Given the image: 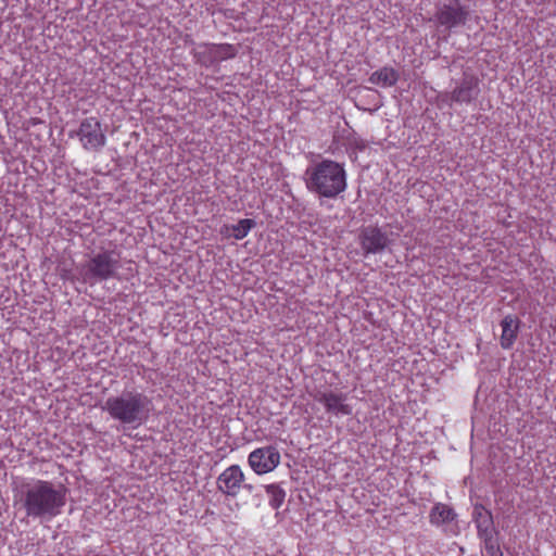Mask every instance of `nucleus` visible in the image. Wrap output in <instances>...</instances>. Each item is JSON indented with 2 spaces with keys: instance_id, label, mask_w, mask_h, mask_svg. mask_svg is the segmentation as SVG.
I'll use <instances>...</instances> for the list:
<instances>
[{
  "instance_id": "f8f14e48",
  "label": "nucleus",
  "mask_w": 556,
  "mask_h": 556,
  "mask_svg": "<svg viewBox=\"0 0 556 556\" xmlns=\"http://www.w3.org/2000/svg\"><path fill=\"white\" fill-rule=\"evenodd\" d=\"M478 78L475 76L465 77L459 86L451 93V99L457 103H470L477 96Z\"/></svg>"
},
{
  "instance_id": "f257e3e1",
  "label": "nucleus",
  "mask_w": 556,
  "mask_h": 556,
  "mask_svg": "<svg viewBox=\"0 0 556 556\" xmlns=\"http://www.w3.org/2000/svg\"><path fill=\"white\" fill-rule=\"evenodd\" d=\"M67 488L62 483L36 480L25 483L21 490V502L26 516L51 520L61 514L66 504Z\"/></svg>"
},
{
  "instance_id": "6e6552de",
  "label": "nucleus",
  "mask_w": 556,
  "mask_h": 556,
  "mask_svg": "<svg viewBox=\"0 0 556 556\" xmlns=\"http://www.w3.org/2000/svg\"><path fill=\"white\" fill-rule=\"evenodd\" d=\"M76 136L86 150L92 151L100 150L105 144L106 140L101 124L96 117L85 118L80 123Z\"/></svg>"
},
{
  "instance_id": "7ed1b4c3",
  "label": "nucleus",
  "mask_w": 556,
  "mask_h": 556,
  "mask_svg": "<svg viewBox=\"0 0 556 556\" xmlns=\"http://www.w3.org/2000/svg\"><path fill=\"white\" fill-rule=\"evenodd\" d=\"M117 265L118 258L113 251L100 252L86 263L85 280L90 282L106 280L114 276Z\"/></svg>"
},
{
  "instance_id": "423d86ee",
  "label": "nucleus",
  "mask_w": 556,
  "mask_h": 556,
  "mask_svg": "<svg viewBox=\"0 0 556 556\" xmlns=\"http://www.w3.org/2000/svg\"><path fill=\"white\" fill-rule=\"evenodd\" d=\"M280 453L276 446L268 445L253 450L248 456V464L258 476L274 471L280 464Z\"/></svg>"
},
{
  "instance_id": "9d476101",
  "label": "nucleus",
  "mask_w": 556,
  "mask_h": 556,
  "mask_svg": "<svg viewBox=\"0 0 556 556\" xmlns=\"http://www.w3.org/2000/svg\"><path fill=\"white\" fill-rule=\"evenodd\" d=\"M358 242L364 254L368 255L381 253L389 247L391 241L388 233L382 231L381 228L370 225L361 229Z\"/></svg>"
},
{
  "instance_id": "0eeeda50",
  "label": "nucleus",
  "mask_w": 556,
  "mask_h": 556,
  "mask_svg": "<svg viewBox=\"0 0 556 556\" xmlns=\"http://www.w3.org/2000/svg\"><path fill=\"white\" fill-rule=\"evenodd\" d=\"M469 11L459 3V0H453L448 3L438 5L435 20L439 25L448 29L465 25L468 21Z\"/></svg>"
},
{
  "instance_id": "f03ea898",
  "label": "nucleus",
  "mask_w": 556,
  "mask_h": 556,
  "mask_svg": "<svg viewBox=\"0 0 556 556\" xmlns=\"http://www.w3.org/2000/svg\"><path fill=\"white\" fill-rule=\"evenodd\" d=\"M306 188L320 198L336 199L348 187L343 164L323 160L305 172Z\"/></svg>"
},
{
  "instance_id": "4468645a",
  "label": "nucleus",
  "mask_w": 556,
  "mask_h": 556,
  "mask_svg": "<svg viewBox=\"0 0 556 556\" xmlns=\"http://www.w3.org/2000/svg\"><path fill=\"white\" fill-rule=\"evenodd\" d=\"M399 72L390 66H383L375 71L368 78L369 83L383 88L394 86L399 80Z\"/></svg>"
},
{
  "instance_id": "2eb2a0df",
  "label": "nucleus",
  "mask_w": 556,
  "mask_h": 556,
  "mask_svg": "<svg viewBox=\"0 0 556 556\" xmlns=\"http://www.w3.org/2000/svg\"><path fill=\"white\" fill-rule=\"evenodd\" d=\"M455 517L454 509L443 503L434 504L429 514L430 523L437 527L453 521Z\"/></svg>"
},
{
  "instance_id": "9b49d317",
  "label": "nucleus",
  "mask_w": 556,
  "mask_h": 556,
  "mask_svg": "<svg viewBox=\"0 0 556 556\" xmlns=\"http://www.w3.org/2000/svg\"><path fill=\"white\" fill-rule=\"evenodd\" d=\"M313 397L318 403L323 404L325 410L336 416H349L352 414V406L346 403V395L341 392L333 391H317Z\"/></svg>"
},
{
  "instance_id": "39448f33",
  "label": "nucleus",
  "mask_w": 556,
  "mask_h": 556,
  "mask_svg": "<svg viewBox=\"0 0 556 556\" xmlns=\"http://www.w3.org/2000/svg\"><path fill=\"white\" fill-rule=\"evenodd\" d=\"M105 409L110 415L124 424L135 421L139 415V397L131 393L110 397L105 402Z\"/></svg>"
},
{
  "instance_id": "1a4fd4ad",
  "label": "nucleus",
  "mask_w": 556,
  "mask_h": 556,
  "mask_svg": "<svg viewBox=\"0 0 556 556\" xmlns=\"http://www.w3.org/2000/svg\"><path fill=\"white\" fill-rule=\"evenodd\" d=\"M245 481V475L239 465L224 469L216 479V486L224 495L236 498Z\"/></svg>"
},
{
  "instance_id": "ddd939ff",
  "label": "nucleus",
  "mask_w": 556,
  "mask_h": 556,
  "mask_svg": "<svg viewBox=\"0 0 556 556\" xmlns=\"http://www.w3.org/2000/svg\"><path fill=\"white\" fill-rule=\"evenodd\" d=\"M519 320L513 315L505 316L501 321L502 334H501V346L504 350H508L513 346L517 339Z\"/></svg>"
},
{
  "instance_id": "aec40b11",
  "label": "nucleus",
  "mask_w": 556,
  "mask_h": 556,
  "mask_svg": "<svg viewBox=\"0 0 556 556\" xmlns=\"http://www.w3.org/2000/svg\"><path fill=\"white\" fill-rule=\"evenodd\" d=\"M359 149H364L365 144L362 142L359 146H357Z\"/></svg>"
},
{
  "instance_id": "6ab92c4d",
  "label": "nucleus",
  "mask_w": 556,
  "mask_h": 556,
  "mask_svg": "<svg viewBox=\"0 0 556 556\" xmlns=\"http://www.w3.org/2000/svg\"><path fill=\"white\" fill-rule=\"evenodd\" d=\"M485 553L488 556H503L500 546L492 540H485Z\"/></svg>"
},
{
  "instance_id": "a211bd4d",
  "label": "nucleus",
  "mask_w": 556,
  "mask_h": 556,
  "mask_svg": "<svg viewBox=\"0 0 556 556\" xmlns=\"http://www.w3.org/2000/svg\"><path fill=\"white\" fill-rule=\"evenodd\" d=\"M477 527L480 530L484 529L488 530L490 526L492 525V517L489 511L478 513V517L476 518Z\"/></svg>"
},
{
  "instance_id": "f3484780",
  "label": "nucleus",
  "mask_w": 556,
  "mask_h": 556,
  "mask_svg": "<svg viewBox=\"0 0 556 556\" xmlns=\"http://www.w3.org/2000/svg\"><path fill=\"white\" fill-rule=\"evenodd\" d=\"M266 494L268 495V503L273 509H278L285 502L286 492L278 484H268L265 488Z\"/></svg>"
},
{
  "instance_id": "dca6fc26",
  "label": "nucleus",
  "mask_w": 556,
  "mask_h": 556,
  "mask_svg": "<svg viewBox=\"0 0 556 556\" xmlns=\"http://www.w3.org/2000/svg\"><path fill=\"white\" fill-rule=\"evenodd\" d=\"M255 226V222L253 219H250V218H244V219H240L238 222V224L236 225H232V226H227L225 225L222 230H220V233L222 235H226V231H228L229 229H231V236L236 239V240H242L243 238H245L248 236V233L251 231V229Z\"/></svg>"
},
{
  "instance_id": "20e7f679",
  "label": "nucleus",
  "mask_w": 556,
  "mask_h": 556,
  "mask_svg": "<svg viewBox=\"0 0 556 556\" xmlns=\"http://www.w3.org/2000/svg\"><path fill=\"white\" fill-rule=\"evenodd\" d=\"M238 49L230 43H201L193 50V58L202 66L210 67L222 61L233 59Z\"/></svg>"
}]
</instances>
